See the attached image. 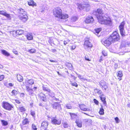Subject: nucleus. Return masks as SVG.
I'll use <instances>...</instances> for the list:
<instances>
[{
  "label": "nucleus",
  "mask_w": 130,
  "mask_h": 130,
  "mask_svg": "<svg viewBox=\"0 0 130 130\" xmlns=\"http://www.w3.org/2000/svg\"><path fill=\"white\" fill-rule=\"evenodd\" d=\"M76 47V46L74 44H73L71 46V49L72 50H74L75 48Z\"/></svg>",
  "instance_id": "46"
},
{
  "label": "nucleus",
  "mask_w": 130,
  "mask_h": 130,
  "mask_svg": "<svg viewBox=\"0 0 130 130\" xmlns=\"http://www.w3.org/2000/svg\"><path fill=\"white\" fill-rule=\"evenodd\" d=\"M104 110L102 107L100 108L99 111V113L100 115H103L104 114Z\"/></svg>",
  "instance_id": "32"
},
{
  "label": "nucleus",
  "mask_w": 130,
  "mask_h": 130,
  "mask_svg": "<svg viewBox=\"0 0 130 130\" xmlns=\"http://www.w3.org/2000/svg\"><path fill=\"white\" fill-rule=\"evenodd\" d=\"M2 107L5 110L10 111L14 108L13 106L8 102L3 101L2 103Z\"/></svg>",
  "instance_id": "6"
},
{
  "label": "nucleus",
  "mask_w": 130,
  "mask_h": 130,
  "mask_svg": "<svg viewBox=\"0 0 130 130\" xmlns=\"http://www.w3.org/2000/svg\"><path fill=\"white\" fill-rule=\"evenodd\" d=\"M31 130H37V129L36 126L33 124L31 125Z\"/></svg>",
  "instance_id": "40"
},
{
  "label": "nucleus",
  "mask_w": 130,
  "mask_h": 130,
  "mask_svg": "<svg viewBox=\"0 0 130 130\" xmlns=\"http://www.w3.org/2000/svg\"><path fill=\"white\" fill-rule=\"evenodd\" d=\"M62 125L65 128H68L69 127V125L67 122H63Z\"/></svg>",
  "instance_id": "26"
},
{
  "label": "nucleus",
  "mask_w": 130,
  "mask_h": 130,
  "mask_svg": "<svg viewBox=\"0 0 130 130\" xmlns=\"http://www.w3.org/2000/svg\"><path fill=\"white\" fill-rule=\"evenodd\" d=\"M70 82H71L70 84L72 86H75L76 87H78V85L76 83V82H73L71 80L70 81Z\"/></svg>",
  "instance_id": "36"
},
{
  "label": "nucleus",
  "mask_w": 130,
  "mask_h": 130,
  "mask_svg": "<svg viewBox=\"0 0 130 130\" xmlns=\"http://www.w3.org/2000/svg\"><path fill=\"white\" fill-rule=\"evenodd\" d=\"M84 46L86 49L89 48H91L92 47V43L89 41V39L87 38L84 42Z\"/></svg>",
  "instance_id": "10"
},
{
  "label": "nucleus",
  "mask_w": 130,
  "mask_h": 130,
  "mask_svg": "<svg viewBox=\"0 0 130 130\" xmlns=\"http://www.w3.org/2000/svg\"><path fill=\"white\" fill-rule=\"evenodd\" d=\"M51 123L55 125H60L61 123L60 120L58 119L56 117L52 118L51 121Z\"/></svg>",
  "instance_id": "12"
},
{
  "label": "nucleus",
  "mask_w": 130,
  "mask_h": 130,
  "mask_svg": "<svg viewBox=\"0 0 130 130\" xmlns=\"http://www.w3.org/2000/svg\"><path fill=\"white\" fill-rule=\"evenodd\" d=\"M30 53H35L36 52V50L35 48H32L29 50L28 51Z\"/></svg>",
  "instance_id": "42"
},
{
  "label": "nucleus",
  "mask_w": 130,
  "mask_h": 130,
  "mask_svg": "<svg viewBox=\"0 0 130 130\" xmlns=\"http://www.w3.org/2000/svg\"><path fill=\"white\" fill-rule=\"evenodd\" d=\"M84 58L86 60L88 61H90L91 60V58L87 55L85 56Z\"/></svg>",
  "instance_id": "39"
},
{
  "label": "nucleus",
  "mask_w": 130,
  "mask_h": 130,
  "mask_svg": "<svg viewBox=\"0 0 130 130\" xmlns=\"http://www.w3.org/2000/svg\"><path fill=\"white\" fill-rule=\"evenodd\" d=\"M95 90H97V93L99 94H100L102 93V91L100 90H99L97 89H95Z\"/></svg>",
  "instance_id": "50"
},
{
  "label": "nucleus",
  "mask_w": 130,
  "mask_h": 130,
  "mask_svg": "<svg viewBox=\"0 0 130 130\" xmlns=\"http://www.w3.org/2000/svg\"><path fill=\"white\" fill-rule=\"evenodd\" d=\"M8 85L9 86L12 87L13 86L14 84L12 83H10Z\"/></svg>",
  "instance_id": "57"
},
{
  "label": "nucleus",
  "mask_w": 130,
  "mask_h": 130,
  "mask_svg": "<svg viewBox=\"0 0 130 130\" xmlns=\"http://www.w3.org/2000/svg\"><path fill=\"white\" fill-rule=\"evenodd\" d=\"M53 12L55 17L59 19L65 20L69 17L68 14H63L62 10L59 7L55 8L53 10Z\"/></svg>",
  "instance_id": "1"
},
{
  "label": "nucleus",
  "mask_w": 130,
  "mask_h": 130,
  "mask_svg": "<svg viewBox=\"0 0 130 130\" xmlns=\"http://www.w3.org/2000/svg\"><path fill=\"white\" fill-rule=\"evenodd\" d=\"M2 125L4 126H6L8 124V123L7 121L4 120H1Z\"/></svg>",
  "instance_id": "38"
},
{
  "label": "nucleus",
  "mask_w": 130,
  "mask_h": 130,
  "mask_svg": "<svg viewBox=\"0 0 130 130\" xmlns=\"http://www.w3.org/2000/svg\"><path fill=\"white\" fill-rule=\"evenodd\" d=\"M49 61L50 62H57V61L55 60H50Z\"/></svg>",
  "instance_id": "58"
},
{
  "label": "nucleus",
  "mask_w": 130,
  "mask_h": 130,
  "mask_svg": "<svg viewBox=\"0 0 130 130\" xmlns=\"http://www.w3.org/2000/svg\"><path fill=\"white\" fill-rule=\"evenodd\" d=\"M127 106L128 107H130V103L127 104Z\"/></svg>",
  "instance_id": "63"
},
{
  "label": "nucleus",
  "mask_w": 130,
  "mask_h": 130,
  "mask_svg": "<svg viewBox=\"0 0 130 130\" xmlns=\"http://www.w3.org/2000/svg\"><path fill=\"white\" fill-rule=\"evenodd\" d=\"M2 53L6 56H8L10 55V54L5 50H2L1 51Z\"/></svg>",
  "instance_id": "27"
},
{
  "label": "nucleus",
  "mask_w": 130,
  "mask_h": 130,
  "mask_svg": "<svg viewBox=\"0 0 130 130\" xmlns=\"http://www.w3.org/2000/svg\"><path fill=\"white\" fill-rule=\"evenodd\" d=\"M48 125V121H44L41 123V127L43 128H47Z\"/></svg>",
  "instance_id": "21"
},
{
  "label": "nucleus",
  "mask_w": 130,
  "mask_h": 130,
  "mask_svg": "<svg viewBox=\"0 0 130 130\" xmlns=\"http://www.w3.org/2000/svg\"><path fill=\"white\" fill-rule=\"evenodd\" d=\"M17 34L18 36L22 35L24 33V31L21 30H17Z\"/></svg>",
  "instance_id": "30"
},
{
  "label": "nucleus",
  "mask_w": 130,
  "mask_h": 130,
  "mask_svg": "<svg viewBox=\"0 0 130 130\" xmlns=\"http://www.w3.org/2000/svg\"><path fill=\"white\" fill-rule=\"evenodd\" d=\"M113 43L119 41L120 39V37L117 31L113 32L109 37Z\"/></svg>",
  "instance_id": "5"
},
{
  "label": "nucleus",
  "mask_w": 130,
  "mask_h": 130,
  "mask_svg": "<svg viewBox=\"0 0 130 130\" xmlns=\"http://www.w3.org/2000/svg\"><path fill=\"white\" fill-rule=\"evenodd\" d=\"M29 121L28 119L27 118H26L22 121V125H24L29 124Z\"/></svg>",
  "instance_id": "23"
},
{
  "label": "nucleus",
  "mask_w": 130,
  "mask_h": 130,
  "mask_svg": "<svg viewBox=\"0 0 130 130\" xmlns=\"http://www.w3.org/2000/svg\"><path fill=\"white\" fill-rule=\"evenodd\" d=\"M14 100L15 101V102L17 104H20L21 103V101L18 99H15Z\"/></svg>",
  "instance_id": "45"
},
{
  "label": "nucleus",
  "mask_w": 130,
  "mask_h": 130,
  "mask_svg": "<svg viewBox=\"0 0 130 130\" xmlns=\"http://www.w3.org/2000/svg\"><path fill=\"white\" fill-rule=\"evenodd\" d=\"M28 5L32 7L36 6V3L32 0H29L27 2Z\"/></svg>",
  "instance_id": "22"
},
{
  "label": "nucleus",
  "mask_w": 130,
  "mask_h": 130,
  "mask_svg": "<svg viewBox=\"0 0 130 130\" xmlns=\"http://www.w3.org/2000/svg\"><path fill=\"white\" fill-rule=\"evenodd\" d=\"M5 77V76L4 75H0V81H2L3 80Z\"/></svg>",
  "instance_id": "47"
},
{
  "label": "nucleus",
  "mask_w": 130,
  "mask_h": 130,
  "mask_svg": "<svg viewBox=\"0 0 130 130\" xmlns=\"http://www.w3.org/2000/svg\"><path fill=\"white\" fill-rule=\"evenodd\" d=\"M0 15H3L6 17L8 19L11 20V17L10 14L7 13L6 12L3 10H0Z\"/></svg>",
  "instance_id": "13"
},
{
  "label": "nucleus",
  "mask_w": 130,
  "mask_h": 130,
  "mask_svg": "<svg viewBox=\"0 0 130 130\" xmlns=\"http://www.w3.org/2000/svg\"><path fill=\"white\" fill-rule=\"evenodd\" d=\"M79 107L80 110L82 111H90V109L87 108L86 106L84 104L79 105Z\"/></svg>",
  "instance_id": "18"
},
{
  "label": "nucleus",
  "mask_w": 130,
  "mask_h": 130,
  "mask_svg": "<svg viewBox=\"0 0 130 130\" xmlns=\"http://www.w3.org/2000/svg\"><path fill=\"white\" fill-rule=\"evenodd\" d=\"M75 123L76 126L79 128H81L82 126V122L79 119H76L75 121Z\"/></svg>",
  "instance_id": "20"
},
{
  "label": "nucleus",
  "mask_w": 130,
  "mask_h": 130,
  "mask_svg": "<svg viewBox=\"0 0 130 130\" xmlns=\"http://www.w3.org/2000/svg\"><path fill=\"white\" fill-rule=\"evenodd\" d=\"M57 73L59 75H61V74L60 73H59V71H57Z\"/></svg>",
  "instance_id": "61"
},
{
  "label": "nucleus",
  "mask_w": 130,
  "mask_h": 130,
  "mask_svg": "<svg viewBox=\"0 0 130 130\" xmlns=\"http://www.w3.org/2000/svg\"><path fill=\"white\" fill-rule=\"evenodd\" d=\"M101 30L102 28H95L94 29V30L95 31L94 33L98 34Z\"/></svg>",
  "instance_id": "34"
},
{
  "label": "nucleus",
  "mask_w": 130,
  "mask_h": 130,
  "mask_svg": "<svg viewBox=\"0 0 130 130\" xmlns=\"http://www.w3.org/2000/svg\"><path fill=\"white\" fill-rule=\"evenodd\" d=\"M99 97L100 100L103 103L105 106L106 105L107 103L106 100V98L105 95L103 94L100 95Z\"/></svg>",
  "instance_id": "19"
},
{
  "label": "nucleus",
  "mask_w": 130,
  "mask_h": 130,
  "mask_svg": "<svg viewBox=\"0 0 130 130\" xmlns=\"http://www.w3.org/2000/svg\"><path fill=\"white\" fill-rule=\"evenodd\" d=\"M26 37L27 39L29 40H32L33 39L32 36L30 34H27L26 36Z\"/></svg>",
  "instance_id": "31"
},
{
  "label": "nucleus",
  "mask_w": 130,
  "mask_h": 130,
  "mask_svg": "<svg viewBox=\"0 0 130 130\" xmlns=\"http://www.w3.org/2000/svg\"><path fill=\"white\" fill-rule=\"evenodd\" d=\"M38 96L41 100L44 102L47 101V99L45 95L42 93H40L38 94Z\"/></svg>",
  "instance_id": "17"
},
{
  "label": "nucleus",
  "mask_w": 130,
  "mask_h": 130,
  "mask_svg": "<svg viewBox=\"0 0 130 130\" xmlns=\"http://www.w3.org/2000/svg\"><path fill=\"white\" fill-rule=\"evenodd\" d=\"M19 112H25L26 110L24 106H21L18 109Z\"/></svg>",
  "instance_id": "25"
},
{
  "label": "nucleus",
  "mask_w": 130,
  "mask_h": 130,
  "mask_svg": "<svg viewBox=\"0 0 130 130\" xmlns=\"http://www.w3.org/2000/svg\"><path fill=\"white\" fill-rule=\"evenodd\" d=\"M64 44V45H66L68 43V42L66 41H64L63 42Z\"/></svg>",
  "instance_id": "59"
},
{
  "label": "nucleus",
  "mask_w": 130,
  "mask_h": 130,
  "mask_svg": "<svg viewBox=\"0 0 130 130\" xmlns=\"http://www.w3.org/2000/svg\"><path fill=\"white\" fill-rule=\"evenodd\" d=\"M115 119L117 123H118L119 122V120L118 118V117H116L115 118Z\"/></svg>",
  "instance_id": "51"
},
{
  "label": "nucleus",
  "mask_w": 130,
  "mask_h": 130,
  "mask_svg": "<svg viewBox=\"0 0 130 130\" xmlns=\"http://www.w3.org/2000/svg\"><path fill=\"white\" fill-rule=\"evenodd\" d=\"M17 78L18 80L20 82H21L23 80V78L20 75H17Z\"/></svg>",
  "instance_id": "29"
},
{
  "label": "nucleus",
  "mask_w": 130,
  "mask_h": 130,
  "mask_svg": "<svg viewBox=\"0 0 130 130\" xmlns=\"http://www.w3.org/2000/svg\"><path fill=\"white\" fill-rule=\"evenodd\" d=\"M78 18L77 17L74 16L72 17L71 18V21L72 22H74L77 20Z\"/></svg>",
  "instance_id": "41"
},
{
  "label": "nucleus",
  "mask_w": 130,
  "mask_h": 130,
  "mask_svg": "<svg viewBox=\"0 0 130 130\" xmlns=\"http://www.w3.org/2000/svg\"><path fill=\"white\" fill-rule=\"evenodd\" d=\"M53 108L55 109H61V105L59 103L55 102L52 105Z\"/></svg>",
  "instance_id": "15"
},
{
  "label": "nucleus",
  "mask_w": 130,
  "mask_h": 130,
  "mask_svg": "<svg viewBox=\"0 0 130 130\" xmlns=\"http://www.w3.org/2000/svg\"><path fill=\"white\" fill-rule=\"evenodd\" d=\"M116 75L117 79L119 81L121 80L123 75L122 71L121 70L118 71L116 73Z\"/></svg>",
  "instance_id": "16"
},
{
  "label": "nucleus",
  "mask_w": 130,
  "mask_h": 130,
  "mask_svg": "<svg viewBox=\"0 0 130 130\" xmlns=\"http://www.w3.org/2000/svg\"><path fill=\"white\" fill-rule=\"evenodd\" d=\"M120 31V32L121 35L122 36H125V35L124 34V32L123 30H119Z\"/></svg>",
  "instance_id": "44"
},
{
  "label": "nucleus",
  "mask_w": 130,
  "mask_h": 130,
  "mask_svg": "<svg viewBox=\"0 0 130 130\" xmlns=\"http://www.w3.org/2000/svg\"><path fill=\"white\" fill-rule=\"evenodd\" d=\"M102 43L106 47H108L113 43L109 37L103 39L101 41Z\"/></svg>",
  "instance_id": "7"
},
{
  "label": "nucleus",
  "mask_w": 130,
  "mask_h": 130,
  "mask_svg": "<svg viewBox=\"0 0 130 130\" xmlns=\"http://www.w3.org/2000/svg\"><path fill=\"white\" fill-rule=\"evenodd\" d=\"M34 80L32 79H26L25 82H23V86H25L27 91L30 92L33 90L32 89L30 86L34 84Z\"/></svg>",
  "instance_id": "3"
},
{
  "label": "nucleus",
  "mask_w": 130,
  "mask_h": 130,
  "mask_svg": "<svg viewBox=\"0 0 130 130\" xmlns=\"http://www.w3.org/2000/svg\"><path fill=\"white\" fill-rule=\"evenodd\" d=\"M98 22L101 24L111 25L112 23V21L110 18L109 16L106 17L104 16H98Z\"/></svg>",
  "instance_id": "2"
},
{
  "label": "nucleus",
  "mask_w": 130,
  "mask_h": 130,
  "mask_svg": "<svg viewBox=\"0 0 130 130\" xmlns=\"http://www.w3.org/2000/svg\"><path fill=\"white\" fill-rule=\"evenodd\" d=\"M100 86L103 90H106L108 88L106 82L103 80H101L99 83Z\"/></svg>",
  "instance_id": "9"
},
{
  "label": "nucleus",
  "mask_w": 130,
  "mask_h": 130,
  "mask_svg": "<svg viewBox=\"0 0 130 130\" xmlns=\"http://www.w3.org/2000/svg\"><path fill=\"white\" fill-rule=\"evenodd\" d=\"M11 33L13 37H16L18 36L17 30L12 31L11 32Z\"/></svg>",
  "instance_id": "35"
},
{
  "label": "nucleus",
  "mask_w": 130,
  "mask_h": 130,
  "mask_svg": "<svg viewBox=\"0 0 130 130\" xmlns=\"http://www.w3.org/2000/svg\"><path fill=\"white\" fill-rule=\"evenodd\" d=\"M93 101L94 103L96 105H98L99 102L98 100L95 99H94Z\"/></svg>",
  "instance_id": "48"
},
{
  "label": "nucleus",
  "mask_w": 130,
  "mask_h": 130,
  "mask_svg": "<svg viewBox=\"0 0 130 130\" xmlns=\"http://www.w3.org/2000/svg\"><path fill=\"white\" fill-rule=\"evenodd\" d=\"M11 93L12 95H16L18 93V91L15 90H13L12 92Z\"/></svg>",
  "instance_id": "37"
},
{
  "label": "nucleus",
  "mask_w": 130,
  "mask_h": 130,
  "mask_svg": "<svg viewBox=\"0 0 130 130\" xmlns=\"http://www.w3.org/2000/svg\"><path fill=\"white\" fill-rule=\"evenodd\" d=\"M85 120V122H90L91 121V120L90 119H86Z\"/></svg>",
  "instance_id": "54"
},
{
  "label": "nucleus",
  "mask_w": 130,
  "mask_h": 130,
  "mask_svg": "<svg viewBox=\"0 0 130 130\" xmlns=\"http://www.w3.org/2000/svg\"><path fill=\"white\" fill-rule=\"evenodd\" d=\"M125 24V21H123L120 24L119 26V30H124V27Z\"/></svg>",
  "instance_id": "24"
},
{
  "label": "nucleus",
  "mask_w": 130,
  "mask_h": 130,
  "mask_svg": "<svg viewBox=\"0 0 130 130\" xmlns=\"http://www.w3.org/2000/svg\"><path fill=\"white\" fill-rule=\"evenodd\" d=\"M69 114L70 116L71 117L72 119L76 118L77 117V115L76 114L74 113L69 112Z\"/></svg>",
  "instance_id": "28"
},
{
  "label": "nucleus",
  "mask_w": 130,
  "mask_h": 130,
  "mask_svg": "<svg viewBox=\"0 0 130 130\" xmlns=\"http://www.w3.org/2000/svg\"><path fill=\"white\" fill-rule=\"evenodd\" d=\"M71 78L73 79L74 80H75L76 77L73 75H71Z\"/></svg>",
  "instance_id": "55"
},
{
  "label": "nucleus",
  "mask_w": 130,
  "mask_h": 130,
  "mask_svg": "<svg viewBox=\"0 0 130 130\" xmlns=\"http://www.w3.org/2000/svg\"><path fill=\"white\" fill-rule=\"evenodd\" d=\"M55 100L56 101H59V99H57V98H55Z\"/></svg>",
  "instance_id": "62"
},
{
  "label": "nucleus",
  "mask_w": 130,
  "mask_h": 130,
  "mask_svg": "<svg viewBox=\"0 0 130 130\" xmlns=\"http://www.w3.org/2000/svg\"><path fill=\"white\" fill-rule=\"evenodd\" d=\"M102 54L104 56H106L107 55V53L106 51L104 50L102 52Z\"/></svg>",
  "instance_id": "43"
},
{
  "label": "nucleus",
  "mask_w": 130,
  "mask_h": 130,
  "mask_svg": "<svg viewBox=\"0 0 130 130\" xmlns=\"http://www.w3.org/2000/svg\"><path fill=\"white\" fill-rule=\"evenodd\" d=\"M25 94L23 93H21L20 94V97L21 98H24V96Z\"/></svg>",
  "instance_id": "52"
},
{
  "label": "nucleus",
  "mask_w": 130,
  "mask_h": 130,
  "mask_svg": "<svg viewBox=\"0 0 130 130\" xmlns=\"http://www.w3.org/2000/svg\"><path fill=\"white\" fill-rule=\"evenodd\" d=\"M13 53L16 55H18V52L15 50H14L13 51Z\"/></svg>",
  "instance_id": "53"
},
{
  "label": "nucleus",
  "mask_w": 130,
  "mask_h": 130,
  "mask_svg": "<svg viewBox=\"0 0 130 130\" xmlns=\"http://www.w3.org/2000/svg\"><path fill=\"white\" fill-rule=\"evenodd\" d=\"M43 90L47 92L49 95L51 96H52L55 95L54 93L52 92L51 90L47 87H43Z\"/></svg>",
  "instance_id": "14"
},
{
  "label": "nucleus",
  "mask_w": 130,
  "mask_h": 130,
  "mask_svg": "<svg viewBox=\"0 0 130 130\" xmlns=\"http://www.w3.org/2000/svg\"><path fill=\"white\" fill-rule=\"evenodd\" d=\"M66 67L70 69H72V66L71 63H67L66 64Z\"/></svg>",
  "instance_id": "33"
},
{
  "label": "nucleus",
  "mask_w": 130,
  "mask_h": 130,
  "mask_svg": "<svg viewBox=\"0 0 130 130\" xmlns=\"http://www.w3.org/2000/svg\"><path fill=\"white\" fill-rule=\"evenodd\" d=\"M94 13H95V15L98 20V16L100 17L101 16H103L102 15L104 13L103 9L102 8H99L97 9L96 11L93 12Z\"/></svg>",
  "instance_id": "8"
},
{
  "label": "nucleus",
  "mask_w": 130,
  "mask_h": 130,
  "mask_svg": "<svg viewBox=\"0 0 130 130\" xmlns=\"http://www.w3.org/2000/svg\"><path fill=\"white\" fill-rule=\"evenodd\" d=\"M82 6V5L81 4H79L78 6V7L79 9H80V7H81Z\"/></svg>",
  "instance_id": "60"
},
{
  "label": "nucleus",
  "mask_w": 130,
  "mask_h": 130,
  "mask_svg": "<svg viewBox=\"0 0 130 130\" xmlns=\"http://www.w3.org/2000/svg\"><path fill=\"white\" fill-rule=\"evenodd\" d=\"M31 115L33 116L34 117L35 115V112L33 111H31Z\"/></svg>",
  "instance_id": "49"
},
{
  "label": "nucleus",
  "mask_w": 130,
  "mask_h": 130,
  "mask_svg": "<svg viewBox=\"0 0 130 130\" xmlns=\"http://www.w3.org/2000/svg\"><path fill=\"white\" fill-rule=\"evenodd\" d=\"M74 130H78V129L76 128L75 127L74 128Z\"/></svg>",
  "instance_id": "64"
},
{
  "label": "nucleus",
  "mask_w": 130,
  "mask_h": 130,
  "mask_svg": "<svg viewBox=\"0 0 130 130\" xmlns=\"http://www.w3.org/2000/svg\"><path fill=\"white\" fill-rule=\"evenodd\" d=\"M94 21L93 17L90 15L87 17L84 20V22L86 24H90L92 23Z\"/></svg>",
  "instance_id": "11"
},
{
  "label": "nucleus",
  "mask_w": 130,
  "mask_h": 130,
  "mask_svg": "<svg viewBox=\"0 0 130 130\" xmlns=\"http://www.w3.org/2000/svg\"><path fill=\"white\" fill-rule=\"evenodd\" d=\"M19 10L20 12L19 16V19L22 22H25L27 20L28 16L23 9L20 8Z\"/></svg>",
  "instance_id": "4"
},
{
  "label": "nucleus",
  "mask_w": 130,
  "mask_h": 130,
  "mask_svg": "<svg viewBox=\"0 0 130 130\" xmlns=\"http://www.w3.org/2000/svg\"><path fill=\"white\" fill-rule=\"evenodd\" d=\"M103 58L102 56H101L100 58V59L99 60V61L100 62H101L102 61H103Z\"/></svg>",
  "instance_id": "56"
}]
</instances>
